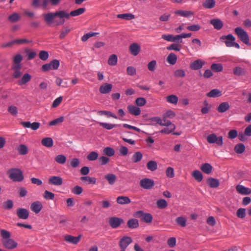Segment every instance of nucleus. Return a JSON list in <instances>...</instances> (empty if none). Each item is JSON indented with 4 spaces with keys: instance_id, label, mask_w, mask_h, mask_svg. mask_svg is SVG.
<instances>
[{
    "instance_id": "c03bdc74",
    "label": "nucleus",
    "mask_w": 251,
    "mask_h": 251,
    "mask_svg": "<svg viewBox=\"0 0 251 251\" xmlns=\"http://www.w3.org/2000/svg\"><path fill=\"white\" fill-rule=\"evenodd\" d=\"M104 178L108 181L109 184L110 185H113L116 180V176L113 174H108L105 176Z\"/></svg>"
},
{
    "instance_id": "58836bf2",
    "label": "nucleus",
    "mask_w": 251,
    "mask_h": 251,
    "mask_svg": "<svg viewBox=\"0 0 251 251\" xmlns=\"http://www.w3.org/2000/svg\"><path fill=\"white\" fill-rule=\"evenodd\" d=\"M192 176L198 182H201L203 179L201 173L199 170H195L192 174Z\"/></svg>"
},
{
    "instance_id": "20e7f679",
    "label": "nucleus",
    "mask_w": 251,
    "mask_h": 251,
    "mask_svg": "<svg viewBox=\"0 0 251 251\" xmlns=\"http://www.w3.org/2000/svg\"><path fill=\"white\" fill-rule=\"evenodd\" d=\"M235 33L238 38L245 44H250V38L247 32L240 27L234 29Z\"/></svg>"
},
{
    "instance_id": "338daca9",
    "label": "nucleus",
    "mask_w": 251,
    "mask_h": 251,
    "mask_svg": "<svg viewBox=\"0 0 251 251\" xmlns=\"http://www.w3.org/2000/svg\"><path fill=\"white\" fill-rule=\"evenodd\" d=\"M238 131L235 129L230 130L228 133V138L233 139L238 136Z\"/></svg>"
},
{
    "instance_id": "f3484780",
    "label": "nucleus",
    "mask_w": 251,
    "mask_h": 251,
    "mask_svg": "<svg viewBox=\"0 0 251 251\" xmlns=\"http://www.w3.org/2000/svg\"><path fill=\"white\" fill-rule=\"evenodd\" d=\"M112 87L113 86L111 84L105 83L100 87L99 91L101 94H108L111 91Z\"/></svg>"
},
{
    "instance_id": "9d476101",
    "label": "nucleus",
    "mask_w": 251,
    "mask_h": 251,
    "mask_svg": "<svg viewBox=\"0 0 251 251\" xmlns=\"http://www.w3.org/2000/svg\"><path fill=\"white\" fill-rule=\"evenodd\" d=\"M132 242V239L130 237L125 236L120 239L119 245L121 249H126Z\"/></svg>"
},
{
    "instance_id": "2eb2a0df",
    "label": "nucleus",
    "mask_w": 251,
    "mask_h": 251,
    "mask_svg": "<svg viewBox=\"0 0 251 251\" xmlns=\"http://www.w3.org/2000/svg\"><path fill=\"white\" fill-rule=\"evenodd\" d=\"M48 183L50 184L59 186L63 183L62 178L59 176H52L49 178Z\"/></svg>"
},
{
    "instance_id": "bb28decb",
    "label": "nucleus",
    "mask_w": 251,
    "mask_h": 251,
    "mask_svg": "<svg viewBox=\"0 0 251 251\" xmlns=\"http://www.w3.org/2000/svg\"><path fill=\"white\" fill-rule=\"evenodd\" d=\"M19 154L25 155L28 153V149L27 147L24 144H20L17 148Z\"/></svg>"
},
{
    "instance_id": "4468645a",
    "label": "nucleus",
    "mask_w": 251,
    "mask_h": 251,
    "mask_svg": "<svg viewBox=\"0 0 251 251\" xmlns=\"http://www.w3.org/2000/svg\"><path fill=\"white\" fill-rule=\"evenodd\" d=\"M220 39L221 41L224 42L227 47H230L228 44L229 43H232L235 40V37L231 34H229L227 35H223Z\"/></svg>"
},
{
    "instance_id": "680f3d73",
    "label": "nucleus",
    "mask_w": 251,
    "mask_h": 251,
    "mask_svg": "<svg viewBox=\"0 0 251 251\" xmlns=\"http://www.w3.org/2000/svg\"><path fill=\"white\" fill-rule=\"evenodd\" d=\"M176 129L175 125H172V128L170 129L168 128H164L160 130V132L163 134H169L174 131Z\"/></svg>"
},
{
    "instance_id": "c85d7f7f",
    "label": "nucleus",
    "mask_w": 251,
    "mask_h": 251,
    "mask_svg": "<svg viewBox=\"0 0 251 251\" xmlns=\"http://www.w3.org/2000/svg\"><path fill=\"white\" fill-rule=\"evenodd\" d=\"M139 225L138 221L136 219H130L127 222V226L130 228H136Z\"/></svg>"
},
{
    "instance_id": "6e6d98bb",
    "label": "nucleus",
    "mask_w": 251,
    "mask_h": 251,
    "mask_svg": "<svg viewBox=\"0 0 251 251\" xmlns=\"http://www.w3.org/2000/svg\"><path fill=\"white\" fill-rule=\"evenodd\" d=\"M7 110L12 116H17L18 112V108L14 105L8 106Z\"/></svg>"
},
{
    "instance_id": "5701e85b",
    "label": "nucleus",
    "mask_w": 251,
    "mask_h": 251,
    "mask_svg": "<svg viewBox=\"0 0 251 251\" xmlns=\"http://www.w3.org/2000/svg\"><path fill=\"white\" fill-rule=\"evenodd\" d=\"M210 24L214 26V28L217 30L221 29L223 26L222 21L218 19H212L210 21Z\"/></svg>"
},
{
    "instance_id": "6e6552de",
    "label": "nucleus",
    "mask_w": 251,
    "mask_h": 251,
    "mask_svg": "<svg viewBox=\"0 0 251 251\" xmlns=\"http://www.w3.org/2000/svg\"><path fill=\"white\" fill-rule=\"evenodd\" d=\"M109 224L113 228H117L124 223V221L123 219L116 217H112L109 219Z\"/></svg>"
},
{
    "instance_id": "39448f33",
    "label": "nucleus",
    "mask_w": 251,
    "mask_h": 251,
    "mask_svg": "<svg viewBox=\"0 0 251 251\" xmlns=\"http://www.w3.org/2000/svg\"><path fill=\"white\" fill-rule=\"evenodd\" d=\"M134 216L140 219V221L142 222L146 223H151L153 217L151 214L149 213H145L142 210L136 211L134 214Z\"/></svg>"
},
{
    "instance_id": "774afa93",
    "label": "nucleus",
    "mask_w": 251,
    "mask_h": 251,
    "mask_svg": "<svg viewBox=\"0 0 251 251\" xmlns=\"http://www.w3.org/2000/svg\"><path fill=\"white\" fill-rule=\"evenodd\" d=\"M39 58L44 61L46 60L49 57V53L47 51H40L39 54Z\"/></svg>"
},
{
    "instance_id": "cd10ccee",
    "label": "nucleus",
    "mask_w": 251,
    "mask_h": 251,
    "mask_svg": "<svg viewBox=\"0 0 251 251\" xmlns=\"http://www.w3.org/2000/svg\"><path fill=\"white\" fill-rule=\"evenodd\" d=\"M212 166L208 163L202 164L201 165V169L204 173L209 174L212 172Z\"/></svg>"
},
{
    "instance_id": "423d86ee",
    "label": "nucleus",
    "mask_w": 251,
    "mask_h": 251,
    "mask_svg": "<svg viewBox=\"0 0 251 251\" xmlns=\"http://www.w3.org/2000/svg\"><path fill=\"white\" fill-rule=\"evenodd\" d=\"M139 185L144 189L150 190L154 187V181L151 178H144L140 180Z\"/></svg>"
},
{
    "instance_id": "a211bd4d",
    "label": "nucleus",
    "mask_w": 251,
    "mask_h": 251,
    "mask_svg": "<svg viewBox=\"0 0 251 251\" xmlns=\"http://www.w3.org/2000/svg\"><path fill=\"white\" fill-rule=\"evenodd\" d=\"M21 124L25 128H31L33 130H36L40 127V124L38 122H33L31 124L30 122H22Z\"/></svg>"
},
{
    "instance_id": "9b49d317",
    "label": "nucleus",
    "mask_w": 251,
    "mask_h": 251,
    "mask_svg": "<svg viewBox=\"0 0 251 251\" xmlns=\"http://www.w3.org/2000/svg\"><path fill=\"white\" fill-rule=\"evenodd\" d=\"M17 215L19 219L26 220L29 217L28 210L24 208H19L17 209Z\"/></svg>"
},
{
    "instance_id": "0e129e2a",
    "label": "nucleus",
    "mask_w": 251,
    "mask_h": 251,
    "mask_svg": "<svg viewBox=\"0 0 251 251\" xmlns=\"http://www.w3.org/2000/svg\"><path fill=\"white\" fill-rule=\"evenodd\" d=\"M166 175L168 177H174L175 176L174 169L171 167H168L166 171Z\"/></svg>"
},
{
    "instance_id": "7ed1b4c3",
    "label": "nucleus",
    "mask_w": 251,
    "mask_h": 251,
    "mask_svg": "<svg viewBox=\"0 0 251 251\" xmlns=\"http://www.w3.org/2000/svg\"><path fill=\"white\" fill-rule=\"evenodd\" d=\"M9 178L15 182H21L24 179L23 172L19 168H11L7 171Z\"/></svg>"
},
{
    "instance_id": "72a5a7b5",
    "label": "nucleus",
    "mask_w": 251,
    "mask_h": 251,
    "mask_svg": "<svg viewBox=\"0 0 251 251\" xmlns=\"http://www.w3.org/2000/svg\"><path fill=\"white\" fill-rule=\"evenodd\" d=\"M177 58L176 55L174 53L171 52L168 55L167 58V61L171 65H174L176 62Z\"/></svg>"
},
{
    "instance_id": "37998d69",
    "label": "nucleus",
    "mask_w": 251,
    "mask_h": 251,
    "mask_svg": "<svg viewBox=\"0 0 251 251\" xmlns=\"http://www.w3.org/2000/svg\"><path fill=\"white\" fill-rule=\"evenodd\" d=\"M54 160L59 164H64L67 160V158L63 154H59L55 157Z\"/></svg>"
},
{
    "instance_id": "4be33fe9",
    "label": "nucleus",
    "mask_w": 251,
    "mask_h": 251,
    "mask_svg": "<svg viewBox=\"0 0 251 251\" xmlns=\"http://www.w3.org/2000/svg\"><path fill=\"white\" fill-rule=\"evenodd\" d=\"M116 202L120 204H127L131 202L129 197L124 196H120L117 198Z\"/></svg>"
},
{
    "instance_id": "c9c22d12",
    "label": "nucleus",
    "mask_w": 251,
    "mask_h": 251,
    "mask_svg": "<svg viewBox=\"0 0 251 251\" xmlns=\"http://www.w3.org/2000/svg\"><path fill=\"white\" fill-rule=\"evenodd\" d=\"M208 97L216 98L220 97L222 95L221 91L217 89H214L211 90L209 93L206 94Z\"/></svg>"
},
{
    "instance_id": "f257e3e1",
    "label": "nucleus",
    "mask_w": 251,
    "mask_h": 251,
    "mask_svg": "<svg viewBox=\"0 0 251 251\" xmlns=\"http://www.w3.org/2000/svg\"><path fill=\"white\" fill-rule=\"evenodd\" d=\"M85 10V8H79L71 11L70 13H68L65 10H59L44 14L43 17L45 21L48 25H50L53 23L55 25H59L64 24L65 19H68L70 16L75 17L81 15Z\"/></svg>"
},
{
    "instance_id": "a19ab883",
    "label": "nucleus",
    "mask_w": 251,
    "mask_h": 251,
    "mask_svg": "<svg viewBox=\"0 0 251 251\" xmlns=\"http://www.w3.org/2000/svg\"><path fill=\"white\" fill-rule=\"evenodd\" d=\"M147 167L148 170L154 171L157 168V163L155 161H149L147 164Z\"/></svg>"
},
{
    "instance_id": "13d9d810",
    "label": "nucleus",
    "mask_w": 251,
    "mask_h": 251,
    "mask_svg": "<svg viewBox=\"0 0 251 251\" xmlns=\"http://www.w3.org/2000/svg\"><path fill=\"white\" fill-rule=\"evenodd\" d=\"M20 17L18 13H14L8 17V20L12 23H15L19 21Z\"/></svg>"
},
{
    "instance_id": "412c9836",
    "label": "nucleus",
    "mask_w": 251,
    "mask_h": 251,
    "mask_svg": "<svg viewBox=\"0 0 251 251\" xmlns=\"http://www.w3.org/2000/svg\"><path fill=\"white\" fill-rule=\"evenodd\" d=\"M129 50L132 55L136 56L140 51V47L137 43L132 44L129 46Z\"/></svg>"
},
{
    "instance_id": "5fc2aeb1",
    "label": "nucleus",
    "mask_w": 251,
    "mask_h": 251,
    "mask_svg": "<svg viewBox=\"0 0 251 251\" xmlns=\"http://www.w3.org/2000/svg\"><path fill=\"white\" fill-rule=\"evenodd\" d=\"M103 152L104 154L108 156H112L114 155L115 151L111 147H106L103 149Z\"/></svg>"
},
{
    "instance_id": "f704fd0d",
    "label": "nucleus",
    "mask_w": 251,
    "mask_h": 251,
    "mask_svg": "<svg viewBox=\"0 0 251 251\" xmlns=\"http://www.w3.org/2000/svg\"><path fill=\"white\" fill-rule=\"evenodd\" d=\"M175 13L184 17H188L194 15L193 12L187 10H177Z\"/></svg>"
},
{
    "instance_id": "de8ad7c7",
    "label": "nucleus",
    "mask_w": 251,
    "mask_h": 251,
    "mask_svg": "<svg viewBox=\"0 0 251 251\" xmlns=\"http://www.w3.org/2000/svg\"><path fill=\"white\" fill-rule=\"evenodd\" d=\"M64 117L63 116H60L59 118L50 122L49 125L50 126H55L61 124L64 121Z\"/></svg>"
},
{
    "instance_id": "1a4fd4ad",
    "label": "nucleus",
    "mask_w": 251,
    "mask_h": 251,
    "mask_svg": "<svg viewBox=\"0 0 251 251\" xmlns=\"http://www.w3.org/2000/svg\"><path fill=\"white\" fill-rule=\"evenodd\" d=\"M11 70L13 71L12 76L14 78L18 79L22 76L23 72L21 65H13Z\"/></svg>"
},
{
    "instance_id": "3c124183",
    "label": "nucleus",
    "mask_w": 251,
    "mask_h": 251,
    "mask_svg": "<svg viewBox=\"0 0 251 251\" xmlns=\"http://www.w3.org/2000/svg\"><path fill=\"white\" fill-rule=\"evenodd\" d=\"M245 71L244 69L240 67H236L233 69V74L238 76H241L245 74Z\"/></svg>"
},
{
    "instance_id": "2f4dec72",
    "label": "nucleus",
    "mask_w": 251,
    "mask_h": 251,
    "mask_svg": "<svg viewBox=\"0 0 251 251\" xmlns=\"http://www.w3.org/2000/svg\"><path fill=\"white\" fill-rule=\"evenodd\" d=\"M41 143L44 146L48 148H50L52 147L53 142L51 138L46 137L43 138L42 140Z\"/></svg>"
},
{
    "instance_id": "864d4df0",
    "label": "nucleus",
    "mask_w": 251,
    "mask_h": 251,
    "mask_svg": "<svg viewBox=\"0 0 251 251\" xmlns=\"http://www.w3.org/2000/svg\"><path fill=\"white\" fill-rule=\"evenodd\" d=\"M99 154L96 151H91L87 156V159L89 161H95L98 158Z\"/></svg>"
},
{
    "instance_id": "79ce46f5",
    "label": "nucleus",
    "mask_w": 251,
    "mask_h": 251,
    "mask_svg": "<svg viewBox=\"0 0 251 251\" xmlns=\"http://www.w3.org/2000/svg\"><path fill=\"white\" fill-rule=\"evenodd\" d=\"M215 0H205L203 3L202 6L205 8L211 9L215 6Z\"/></svg>"
},
{
    "instance_id": "603ef678",
    "label": "nucleus",
    "mask_w": 251,
    "mask_h": 251,
    "mask_svg": "<svg viewBox=\"0 0 251 251\" xmlns=\"http://www.w3.org/2000/svg\"><path fill=\"white\" fill-rule=\"evenodd\" d=\"M176 221L177 224L181 227H185L186 226V219L183 217H178L176 218Z\"/></svg>"
},
{
    "instance_id": "c756f323",
    "label": "nucleus",
    "mask_w": 251,
    "mask_h": 251,
    "mask_svg": "<svg viewBox=\"0 0 251 251\" xmlns=\"http://www.w3.org/2000/svg\"><path fill=\"white\" fill-rule=\"evenodd\" d=\"M98 124L100 125L101 126L108 130L111 129L114 127L120 126L121 125L118 124H111L106 123L103 122H97Z\"/></svg>"
},
{
    "instance_id": "e433bc0d",
    "label": "nucleus",
    "mask_w": 251,
    "mask_h": 251,
    "mask_svg": "<svg viewBox=\"0 0 251 251\" xmlns=\"http://www.w3.org/2000/svg\"><path fill=\"white\" fill-rule=\"evenodd\" d=\"M143 158V154L140 151L135 152L132 156L131 160L133 163L140 161Z\"/></svg>"
},
{
    "instance_id": "052dcab7",
    "label": "nucleus",
    "mask_w": 251,
    "mask_h": 251,
    "mask_svg": "<svg viewBox=\"0 0 251 251\" xmlns=\"http://www.w3.org/2000/svg\"><path fill=\"white\" fill-rule=\"evenodd\" d=\"M236 215L239 218H244L246 216V209L243 208L238 209L237 211Z\"/></svg>"
},
{
    "instance_id": "a878e982",
    "label": "nucleus",
    "mask_w": 251,
    "mask_h": 251,
    "mask_svg": "<svg viewBox=\"0 0 251 251\" xmlns=\"http://www.w3.org/2000/svg\"><path fill=\"white\" fill-rule=\"evenodd\" d=\"M207 183L211 188H215L219 186L220 183L217 179L210 177L207 180Z\"/></svg>"
},
{
    "instance_id": "0eeeda50",
    "label": "nucleus",
    "mask_w": 251,
    "mask_h": 251,
    "mask_svg": "<svg viewBox=\"0 0 251 251\" xmlns=\"http://www.w3.org/2000/svg\"><path fill=\"white\" fill-rule=\"evenodd\" d=\"M207 141L210 144L216 143L217 145L222 146L223 144L222 136L217 137L214 133L211 134L207 137Z\"/></svg>"
},
{
    "instance_id": "4d7b16f0",
    "label": "nucleus",
    "mask_w": 251,
    "mask_h": 251,
    "mask_svg": "<svg viewBox=\"0 0 251 251\" xmlns=\"http://www.w3.org/2000/svg\"><path fill=\"white\" fill-rule=\"evenodd\" d=\"M54 194L50 192L48 190H45L43 195V197L45 199L48 200H53L54 198Z\"/></svg>"
},
{
    "instance_id": "6ab92c4d",
    "label": "nucleus",
    "mask_w": 251,
    "mask_h": 251,
    "mask_svg": "<svg viewBox=\"0 0 251 251\" xmlns=\"http://www.w3.org/2000/svg\"><path fill=\"white\" fill-rule=\"evenodd\" d=\"M42 208L43 205L40 201H34L30 205L31 210L36 214L39 213Z\"/></svg>"
},
{
    "instance_id": "f8f14e48",
    "label": "nucleus",
    "mask_w": 251,
    "mask_h": 251,
    "mask_svg": "<svg viewBox=\"0 0 251 251\" xmlns=\"http://www.w3.org/2000/svg\"><path fill=\"white\" fill-rule=\"evenodd\" d=\"M81 235L80 234L77 237H75L71 235H66L64 236L65 241L73 244H77L80 240Z\"/></svg>"
},
{
    "instance_id": "09e8293b",
    "label": "nucleus",
    "mask_w": 251,
    "mask_h": 251,
    "mask_svg": "<svg viewBox=\"0 0 251 251\" xmlns=\"http://www.w3.org/2000/svg\"><path fill=\"white\" fill-rule=\"evenodd\" d=\"M211 69L214 72H220L223 70V67L221 63H213L211 65Z\"/></svg>"
},
{
    "instance_id": "aec40b11",
    "label": "nucleus",
    "mask_w": 251,
    "mask_h": 251,
    "mask_svg": "<svg viewBox=\"0 0 251 251\" xmlns=\"http://www.w3.org/2000/svg\"><path fill=\"white\" fill-rule=\"evenodd\" d=\"M31 75L28 73H25L18 80L17 83L20 86L26 84L31 79Z\"/></svg>"
},
{
    "instance_id": "473e14b6",
    "label": "nucleus",
    "mask_w": 251,
    "mask_h": 251,
    "mask_svg": "<svg viewBox=\"0 0 251 251\" xmlns=\"http://www.w3.org/2000/svg\"><path fill=\"white\" fill-rule=\"evenodd\" d=\"M80 180L82 181L87 182L88 184H95L96 183V178L93 177L88 176H81Z\"/></svg>"
},
{
    "instance_id": "69168bd1",
    "label": "nucleus",
    "mask_w": 251,
    "mask_h": 251,
    "mask_svg": "<svg viewBox=\"0 0 251 251\" xmlns=\"http://www.w3.org/2000/svg\"><path fill=\"white\" fill-rule=\"evenodd\" d=\"M156 66V61L154 60L151 61L148 64V68L151 72L154 71Z\"/></svg>"
},
{
    "instance_id": "ea45409f",
    "label": "nucleus",
    "mask_w": 251,
    "mask_h": 251,
    "mask_svg": "<svg viewBox=\"0 0 251 251\" xmlns=\"http://www.w3.org/2000/svg\"><path fill=\"white\" fill-rule=\"evenodd\" d=\"M117 17L122 19L130 20L134 18V15L131 13H124L118 14Z\"/></svg>"
},
{
    "instance_id": "ddd939ff",
    "label": "nucleus",
    "mask_w": 251,
    "mask_h": 251,
    "mask_svg": "<svg viewBox=\"0 0 251 251\" xmlns=\"http://www.w3.org/2000/svg\"><path fill=\"white\" fill-rule=\"evenodd\" d=\"M236 191L240 194L247 195L251 194V189L244 186L238 184L236 186Z\"/></svg>"
},
{
    "instance_id": "b1692460",
    "label": "nucleus",
    "mask_w": 251,
    "mask_h": 251,
    "mask_svg": "<svg viewBox=\"0 0 251 251\" xmlns=\"http://www.w3.org/2000/svg\"><path fill=\"white\" fill-rule=\"evenodd\" d=\"M127 109L129 113L134 116L139 115L141 113V110L140 108L134 105H128L127 106Z\"/></svg>"
},
{
    "instance_id": "a18cd8bd",
    "label": "nucleus",
    "mask_w": 251,
    "mask_h": 251,
    "mask_svg": "<svg viewBox=\"0 0 251 251\" xmlns=\"http://www.w3.org/2000/svg\"><path fill=\"white\" fill-rule=\"evenodd\" d=\"M245 150V146L242 143L238 144L234 147V151L239 154H241L244 152Z\"/></svg>"
},
{
    "instance_id": "e2e57ef3",
    "label": "nucleus",
    "mask_w": 251,
    "mask_h": 251,
    "mask_svg": "<svg viewBox=\"0 0 251 251\" xmlns=\"http://www.w3.org/2000/svg\"><path fill=\"white\" fill-rule=\"evenodd\" d=\"M98 33L97 32H90L89 33H87L85 34H84L82 37H81V40L83 42L86 41L89 38H90L91 37H93L95 36L96 34H98Z\"/></svg>"
},
{
    "instance_id": "393cba45",
    "label": "nucleus",
    "mask_w": 251,
    "mask_h": 251,
    "mask_svg": "<svg viewBox=\"0 0 251 251\" xmlns=\"http://www.w3.org/2000/svg\"><path fill=\"white\" fill-rule=\"evenodd\" d=\"M229 108L230 105L228 102H223L220 104L217 109L219 113H224Z\"/></svg>"
},
{
    "instance_id": "4c0bfd02",
    "label": "nucleus",
    "mask_w": 251,
    "mask_h": 251,
    "mask_svg": "<svg viewBox=\"0 0 251 251\" xmlns=\"http://www.w3.org/2000/svg\"><path fill=\"white\" fill-rule=\"evenodd\" d=\"M156 204L157 208L161 209H165L168 206V203L167 201L163 199L157 200Z\"/></svg>"
},
{
    "instance_id": "bf43d9fd",
    "label": "nucleus",
    "mask_w": 251,
    "mask_h": 251,
    "mask_svg": "<svg viewBox=\"0 0 251 251\" xmlns=\"http://www.w3.org/2000/svg\"><path fill=\"white\" fill-rule=\"evenodd\" d=\"M147 102L146 100L144 98L140 97L136 99L135 103L137 106H143L146 104Z\"/></svg>"
},
{
    "instance_id": "7c9ffc66",
    "label": "nucleus",
    "mask_w": 251,
    "mask_h": 251,
    "mask_svg": "<svg viewBox=\"0 0 251 251\" xmlns=\"http://www.w3.org/2000/svg\"><path fill=\"white\" fill-rule=\"evenodd\" d=\"M166 100L170 103L176 105L177 103L178 98L175 95H170L166 97Z\"/></svg>"
},
{
    "instance_id": "dca6fc26",
    "label": "nucleus",
    "mask_w": 251,
    "mask_h": 251,
    "mask_svg": "<svg viewBox=\"0 0 251 251\" xmlns=\"http://www.w3.org/2000/svg\"><path fill=\"white\" fill-rule=\"evenodd\" d=\"M205 62L201 59H197L190 64V68L193 70H197L201 69L204 65Z\"/></svg>"
},
{
    "instance_id": "f03ea898",
    "label": "nucleus",
    "mask_w": 251,
    "mask_h": 251,
    "mask_svg": "<svg viewBox=\"0 0 251 251\" xmlns=\"http://www.w3.org/2000/svg\"><path fill=\"white\" fill-rule=\"evenodd\" d=\"M0 233L2 245L4 248L12 250L17 247L18 243L11 238V233L9 231L1 229L0 230Z\"/></svg>"
},
{
    "instance_id": "8fccbe9b",
    "label": "nucleus",
    "mask_w": 251,
    "mask_h": 251,
    "mask_svg": "<svg viewBox=\"0 0 251 251\" xmlns=\"http://www.w3.org/2000/svg\"><path fill=\"white\" fill-rule=\"evenodd\" d=\"M13 201L11 200H8L3 202L2 207L5 209L9 210L13 208Z\"/></svg>"
},
{
    "instance_id": "49530a36",
    "label": "nucleus",
    "mask_w": 251,
    "mask_h": 251,
    "mask_svg": "<svg viewBox=\"0 0 251 251\" xmlns=\"http://www.w3.org/2000/svg\"><path fill=\"white\" fill-rule=\"evenodd\" d=\"M118 58L116 54L111 55L108 59V64L110 66H115L117 64Z\"/></svg>"
}]
</instances>
